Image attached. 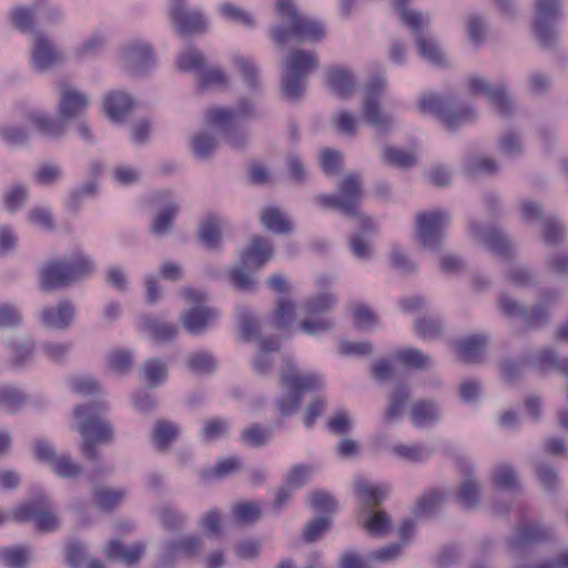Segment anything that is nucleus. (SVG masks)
Wrapping results in <instances>:
<instances>
[{"label": "nucleus", "mask_w": 568, "mask_h": 568, "mask_svg": "<svg viewBox=\"0 0 568 568\" xmlns=\"http://www.w3.org/2000/svg\"><path fill=\"white\" fill-rule=\"evenodd\" d=\"M338 191L339 195L323 193L314 196L313 201L325 210H337L345 216L361 222L359 230L348 239V247L355 258L367 261L373 255V246L367 236L376 232V226L371 217L363 215L358 210L363 197L361 175L357 173L345 175L339 182Z\"/></svg>", "instance_id": "1"}, {"label": "nucleus", "mask_w": 568, "mask_h": 568, "mask_svg": "<svg viewBox=\"0 0 568 568\" xmlns=\"http://www.w3.org/2000/svg\"><path fill=\"white\" fill-rule=\"evenodd\" d=\"M106 408V404L101 400L74 407V417L81 419L77 427L82 438L80 452L88 462H99L101 454L98 446L110 444L114 438L112 424L102 417Z\"/></svg>", "instance_id": "2"}, {"label": "nucleus", "mask_w": 568, "mask_h": 568, "mask_svg": "<svg viewBox=\"0 0 568 568\" xmlns=\"http://www.w3.org/2000/svg\"><path fill=\"white\" fill-rule=\"evenodd\" d=\"M276 10L287 26H275L271 38L276 45L283 47L290 39L297 43L316 42L324 38L325 26L317 20L300 13L293 0H276Z\"/></svg>", "instance_id": "3"}, {"label": "nucleus", "mask_w": 568, "mask_h": 568, "mask_svg": "<svg viewBox=\"0 0 568 568\" xmlns=\"http://www.w3.org/2000/svg\"><path fill=\"white\" fill-rule=\"evenodd\" d=\"M97 268L95 262L89 255L77 252L71 258L54 260L41 271L40 287L44 292H51L74 282H78Z\"/></svg>", "instance_id": "4"}, {"label": "nucleus", "mask_w": 568, "mask_h": 568, "mask_svg": "<svg viewBox=\"0 0 568 568\" xmlns=\"http://www.w3.org/2000/svg\"><path fill=\"white\" fill-rule=\"evenodd\" d=\"M282 390L285 395L277 399L276 407L283 417L291 416L300 405L304 393L325 386L323 377L315 373H300L291 359L280 373Z\"/></svg>", "instance_id": "5"}, {"label": "nucleus", "mask_w": 568, "mask_h": 568, "mask_svg": "<svg viewBox=\"0 0 568 568\" xmlns=\"http://www.w3.org/2000/svg\"><path fill=\"white\" fill-rule=\"evenodd\" d=\"M314 52L293 49L281 62V94L287 101L301 99L307 87V77L312 69L317 68Z\"/></svg>", "instance_id": "6"}, {"label": "nucleus", "mask_w": 568, "mask_h": 568, "mask_svg": "<svg viewBox=\"0 0 568 568\" xmlns=\"http://www.w3.org/2000/svg\"><path fill=\"white\" fill-rule=\"evenodd\" d=\"M418 110L436 116L449 131L471 123L477 112L469 105H455L435 93H425L418 100Z\"/></svg>", "instance_id": "7"}, {"label": "nucleus", "mask_w": 568, "mask_h": 568, "mask_svg": "<svg viewBox=\"0 0 568 568\" xmlns=\"http://www.w3.org/2000/svg\"><path fill=\"white\" fill-rule=\"evenodd\" d=\"M559 298V292L556 290L544 291L540 303L528 310L526 306L511 298L503 295L499 301L501 312L510 317H521L527 327L532 329L542 328L550 322V315L547 306L554 304Z\"/></svg>", "instance_id": "8"}, {"label": "nucleus", "mask_w": 568, "mask_h": 568, "mask_svg": "<svg viewBox=\"0 0 568 568\" xmlns=\"http://www.w3.org/2000/svg\"><path fill=\"white\" fill-rule=\"evenodd\" d=\"M450 222L449 213L443 210L419 212L416 215V239L418 243L426 250L439 251L445 230Z\"/></svg>", "instance_id": "9"}, {"label": "nucleus", "mask_w": 568, "mask_h": 568, "mask_svg": "<svg viewBox=\"0 0 568 568\" xmlns=\"http://www.w3.org/2000/svg\"><path fill=\"white\" fill-rule=\"evenodd\" d=\"M526 365L537 367L540 371L551 368L568 377V358L560 362L557 353L550 347H544L537 354L527 356L521 362L505 358L500 362L499 366L504 377L513 381L523 374Z\"/></svg>", "instance_id": "10"}, {"label": "nucleus", "mask_w": 568, "mask_h": 568, "mask_svg": "<svg viewBox=\"0 0 568 568\" xmlns=\"http://www.w3.org/2000/svg\"><path fill=\"white\" fill-rule=\"evenodd\" d=\"M406 27L416 39V47L419 55L428 62L443 67L445 54L433 38H427L426 32L430 26V17L424 12H404Z\"/></svg>", "instance_id": "11"}, {"label": "nucleus", "mask_w": 568, "mask_h": 568, "mask_svg": "<svg viewBox=\"0 0 568 568\" xmlns=\"http://www.w3.org/2000/svg\"><path fill=\"white\" fill-rule=\"evenodd\" d=\"M180 295L194 304L193 307L180 315V323L191 335H201L216 320L219 314L215 310L202 305L206 300V294L202 291L183 288Z\"/></svg>", "instance_id": "12"}, {"label": "nucleus", "mask_w": 568, "mask_h": 568, "mask_svg": "<svg viewBox=\"0 0 568 568\" xmlns=\"http://www.w3.org/2000/svg\"><path fill=\"white\" fill-rule=\"evenodd\" d=\"M560 17V0H537L534 33L545 50L557 48V32L554 23Z\"/></svg>", "instance_id": "13"}, {"label": "nucleus", "mask_w": 568, "mask_h": 568, "mask_svg": "<svg viewBox=\"0 0 568 568\" xmlns=\"http://www.w3.org/2000/svg\"><path fill=\"white\" fill-rule=\"evenodd\" d=\"M49 509L48 498L44 495H40L36 499L16 508L12 513V519L17 523L33 520L37 531L42 534L51 532L59 528L60 523L58 516Z\"/></svg>", "instance_id": "14"}, {"label": "nucleus", "mask_w": 568, "mask_h": 568, "mask_svg": "<svg viewBox=\"0 0 568 568\" xmlns=\"http://www.w3.org/2000/svg\"><path fill=\"white\" fill-rule=\"evenodd\" d=\"M386 84V79L383 75H377L371 79L367 83L362 102V112L368 125L384 131L390 124V118L382 114L381 111V97Z\"/></svg>", "instance_id": "15"}, {"label": "nucleus", "mask_w": 568, "mask_h": 568, "mask_svg": "<svg viewBox=\"0 0 568 568\" xmlns=\"http://www.w3.org/2000/svg\"><path fill=\"white\" fill-rule=\"evenodd\" d=\"M34 456L47 463L50 469L62 478H77L83 473L82 465L75 463L69 454L58 455L54 447L44 439L34 443Z\"/></svg>", "instance_id": "16"}, {"label": "nucleus", "mask_w": 568, "mask_h": 568, "mask_svg": "<svg viewBox=\"0 0 568 568\" xmlns=\"http://www.w3.org/2000/svg\"><path fill=\"white\" fill-rule=\"evenodd\" d=\"M521 215L526 222H540L542 225V241L549 246H556L564 242L565 229L556 216H546L542 206L535 201L521 204Z\"/></svg>", "instance_id": "17"}, {"label": "nucleus", "mask_w": 568, "mask_h": 568, "mask_svg": "<svg viewBox=\"0 0 568 568\" xmlns=\"http://www.w3.org/2000/svg\"><path fill=\"white\" fill-rule=\"evenodd\" d=\"M468 87L471 93L484 94L500 115L509 116L513 114V100L508 93L507 83L504 81L491 84L483 77L473 75L468 79Z\"/></svg>", "instance_id": "18"}, {"label": "nucleus", "mask_w": 568, "mask_h": 568, "mask_svg": "<svg viewBox=\"0 0 568 568\" xmlns=\"http://www.w3.org/2000/svg\"><path fill=\"white\" fill-rule=\"evenodd\" d=\"M153 202L163 204V206L153 216L149 232L154 237L163 239L173 231L174 220L179 214L180 205L173 199V192L171 190L155 192L153 194Z\"/></svg>", "instance_id": "19"}, {"label": "nucleus", "mask_w": 568, "mask_h": 568, "mask_svg": "<svg viewBox=\"0 0 568 568\" xmlns=\"http://www.w3.org/2000/svg\"><path fill=\"white\" fill-rule=\"evenodd\" d=\"M63 61L54 43L41 31L33 32L30 67L38 73L50 71Z\"/></svg>", "instance_id": "20"}, {"label": "nucleus", "mask_w": 568, "mask_h": 568, "mask_svg": "<svg viewBox=\"0 0 568 568\" xmlns=\"http://www.w3.org/2000/svg\"><path fill=\"white\" fill-rule=\"evenodd\" d=\"M471 237L498 256H508L510 242L507 234L495 226H485L477 221L469 223Z\"/></svg>", "instance_id": "21"}, {"label": "nucleus", "mask_w": 568, "mask_h": 568, "mask_svg": "<svg viewBox=\"0 0 568 568\" xmlns=\"http://www.w3.org/2000/svg\"><path fill=\"white\" fill-rule=\"evenodd\" d=\"M170 17L181 34H190L202 31L205 28V20L201 11L187 10L185 0L170 1Z\"/></svg>", "instance_id": "22"}, {"label": "nucleus", "mask_w": 568, "mask_h": 568, "mask_svg": "<svg viewBox=\"0 0 568 568\" xmlns=\"http://www.w3.org/2000/svg\"><path fill=\"white\" fill-rule=\"evenodd\" d=\"M122 62L130 73L140 75L154 65L152 48L144 42L129 43L123 48Z\"/></svg>", "instance_id": "23"}, {"label": "nucleus", "mask_w": 568, "mask_h": 568, "mask_svg": "<svg viewBox=\"0 0 568 568\" xmlns=\"http://www.w3.org/2000/svg\"><path fill=\"white\" fill-rule=\"evenodd\" d=\"M204 551L203 538L199 535L189 534L180 538L168 540L163 546V557L171 560L175 557L195 559Z\"/></svg>", "instance_id": "24"}, {"label": "nucleus", "mask_w": 568, "mask_h": 568, "mask_svg": "<svg viewBox=\"0 0 568 568\" xmlns=\"http://www.w3.org/2000/svg\"><path fill=\"white\" fill-rule=\"evenodd\" d=\"M60 101L58 106V116L61 120L69 121L80 116L88 108L89 98L74 88L65 83L59 85Z\"/></svg>", "instance_id": "25"}, {"label": "nucleus", "mask_w": 568, "mask_h": 568, "mask_svg": "<svg viewBox=\"0 0 568 568\" xmlns=\"http://www.w3.org/2000/svg\"><path fill=\"white\" fill-rule=\"evenodd\" d=\"M273 254L272 244L267 239L254 236L247 247L242 251L239 261L253 272L263 267L273 257Z\"/></svg>", "instance_id": "26"}, {"label": "nucleus", "mask_w": 568, "mask_h": 568, "mask_svg": "<svg viewBox=\"0 0 568 568\" xmlns=\"http://www.w3.org/2000/svg\"><path fill=\"white\" fill-rule=\"evenodd\" d=\"M483 496V485L475 476L473 467L464 471V475L456 489L457 503L466 509L478 507Z\"/></svg>", "instance_id": "27"}, {"label": "nucleus", "mask_w": 568, "mask_h": 568, "mask_svg": "<svg viewBox=\"0 0 568 568\" xmlns=\"http://www.w3.org/2000/svg\"><path fill=\"white\" fill-rule=\"evenodd\" d=\"M256 115L252 101L242 99L233 110L223 108L211 109L205 114V120L214 125L234 124L239 120L254 118Z\"/></svg>", "instance_id": "28"}, {"label": "nucleus", "mask_w": 568, "mask_h": 568, "mask_svg": "<svg viewBox=\"0 0 568 568\" xmlns=\"http://www.w3.org/2000/svg\"><path fill=\"white\" fill-rule=\"evenodd\" d=\"M551 535L552 530L549 527L539 524L523 525L508 539V547L513 551H518L527 546L548 540Z\"/></svg>", "instance_id": "29"}, {"label": "nucleus", "mask_w": 568, "mask_h": 568, "mask_svg": "<svg viewBox=\"0 0 568 568\" xmlns=\"http://www.w3.org/2000/svg\"><path fill=\"white\" fill-rule=\"evenodd\" d=\"M74 317L75 310L69 301H61L57 307H45L40 312L42 325L58 331L67 329Z\"/></svg>", "instance_id": "30"}, {"label": "nucleus", "mask_w": 568, "mask_h": 568, "mask_svg": "<svg viewBox=\"0 0 568 568\" xmlns=\"http://www.w3.org/2000/svg\"><path fill=\"white\" fill-rule=\"evenodd\" d=\"M326 82L329 90L339 99L349 98L358 87L355 74L345 68H335L327 71Z\"/></svg>", "instance_id": "31"}, {"label": "nucleus", "mask_w": 568, "mask_h": 568, "mask_svg": "<svg viewBox=\"0 0 568 568\" xmlns=\"http://www.w3.org/2000/svg\"><path fill=\"white\" fill-rule=\"evenodd\" d=\"M409 419L414 427H425L438 423L442 419V410L433 399H418L409 407Z\"/></svg>", "instance_id": "32"}, {"label": "nucleus", "mask_w": 568, "mask_h": 568, "mask_svg": "<svg viewBox=\"0 0 568 568\" xmlns=\"http://www.w3.org/2000/svg\"><path fill=\"white\" fill-rule=\"evenodd\" d=\"M144 549L142 544L125 547L119 540H110L104 551L108 559L133 566L141 559Z\"/></svg>", "instance_id": "33"}, {"label": "nucleus", "mask_w": 568, "mask_h": 568, "mask_svg": "<svg viewBox=\"0 0 568 568\" xmlns=\"http://www.w3.org/2000/svg\"><path fill=\"white\" fill-rule=\"evenodd\" d=\"M354 493L359 499L364 511L372 510L379 506L387 497V488L372 485L365 480L355 483Z\"/></svg>", "instance_id": "34"}, {"label": "nucleus", "mask_w": 568, "mask_h": 568, "mask_svg": "<svg viewBox=\"0 0 568 568\" xmlns=\"http://www.w3.org/2000/svg\"><path fill=\"white\" fill-rule=\"evenodd\" d=\"M365 518H358V524L372 537L387 536L392 530V518L382 509H372L366 511Z\"/></svg>", "instance_id": "35"}, {"label": "nucleus", "mask_w": 568, "mask_h": 568, "mask_svg": "<svg viewBox=\"0 0 568 568\" xmlns=\"http://www.w3.org/2000/svg\"><path fill=\"white\" fill-rule=\"evenodd\" d=\"M133 104L132 98L124 91L110 92L103 100L104 114L113 122H119Z\"/></svg>", "instance_id": "36"}, {"label": "nucleus", "mask_w": 568, "mask_h": 568, "mask_svg": "<svg viewBox=\"0 0 568 568\" xmlns=\"http://www.w3.org/2000/svg\"><path fill=\"white\" fill-rule=\"evenodd\" d=\"M223 221L215 216H206L196 230L197 240L207 248L215 250L221 245Z\"/></svg>", "instance_id": "37"}, {"label": "nucleus", "mask_w": 568, "mask_h": 568, "mask_svg": "<svg viewBox=\"0 0 568 568\" xmlns=\"http://www.w3.org/2000/svg\"><path fill=\"white\" fill-rule=\"evenodd\" d=\"M488 337L484 334L471 335L455 343L460 358L468 364L477 363L484 353Z\"/></svg>", "instance_id": "38"}, {"label": "nucleus", "mask_w": 568, "mask_h": 568, "mask_svg": "<svg viewBox=\"0 0 568 568\" xmlns=\"http://www.w3.org/2000/svg\"><path fill=\"white\" fill-rule=\"evenodd\" d=\"M6 347L12 355V364L16 367L26 365L33 355L34 342L27 337L12 336L6 339Z\"/></svg>", "instance_id": "39"}, {"label": "nucleus", "mask_w": 568, "mask_h": 568, "mask_svg": "<svg viewBox=\"0 0 568 568\" xmlns=\"http://www.w3.org/2000/svg\"><path fill=\"white\" fill-rule=\"evenodd\" d=\"M381 160L384 164L400 170H409L418 162L417 155L413 151L395 146H386L381 154Z\"/></svg>", "instance_id": "40"}, {"label": "nucleus", "mask_w": 568, "mask_h": 568, "mask_svg": "<svg viewBox=\"0 0 568 568\" xmlns=\"http://www.w3.org/2000/svg\"><path fill=\"white\" fill-rule=\"evenodd\" d=\"M409 400L410 395L407 387L399 386L393 390L388 397V404L384 413V422L389 424L398 420L403 416Z\"/></svg>", "instance_id": "41"}, {"label": "nucleus", "mask_w": 568, "mask_h": 568, "mask_svg": "<svg viewBox=\"0 0 568 568\" xmlns=\"http://www.w3.org/2000/svg\"><path fill=\"white\" fill-rule=\"evenodd\" d=\"M260 219L263 226L274 234H287L293 230L290 220L275 206L264 209Z\"/></svg>", "instance_id": "42"}, {"label": "nucleus", "mask_w": 568, "mask_h": 568, "mask_svg": "<svg viewBox=\"0 0 568 568\" xmlns=\"http://www.w3.org/2000/svg\"><path fill=\"white\" fill-rule=\"evenodd\" d=\"M140 372L149 388L158 387L168 378V366L158 357L146 359L141 366Z\"/></svg>", "instance_id": "43"}, {"label": "nucleus", "mask_w": 568, "mask_h": 568, "mask_svg": "<svg viewBox=\"0 0 568 568\" xmlns=\"http://www.w3.org/2000/svg\"><path fill=\"white\" fill-rule=\"evenodd\" d=\"M217 359L209 352L200 351L191 353L185 358V367L193 374L210 375L216 371Z\"/></svg>", "instance_id": "44"}, {"label": "nucleus", "mask_w": 568, "mask_h": 568, "mask_svg": "<svg viewBox=\"0 0 568 568\" xmlns=\"http://www.w3.org/2000/svg\"><path fill=\"white\" fill-rule=\"evenodd\" d=\"M234 64L236 69L240 71L246 87L252 92L262 91V84L260 81V70L256 63L241 55L234 57Z\"/></svg>", "instance_id": "45"}, {"label": "nucleus", "mask_w": 568, "mask_h": 568, "mask_svg": "<svg viewBox=\"0 0 568 568\" xmlns=\"http://www.w3.org/2000/svg\"><path fill=\"white\" fill-rule=\"evenodd\" d=\"M217 12L226 21L242 26L246 29H253L255 27V19L253 14L243 8L225 2L217 7Z\"/></svg>", "instance_id": "46"}, {"label": "nucleus", "mask_w": 568, "mask_h": 568, "mask_svg": "<svg viewBox=\"0 0 568 568\" xmlns=\"http://www.w3.org/2000/svg\"><path fill=\"white\" fill-rule=\"evenodd\" d=\"M31 121L43 135L51 139L60 138L67 131L68 121L61 120L59 116L54 120L49 115L38 113L31 116Z\"/></svg>", "instance_id": "47"}, {"label": "nucleus", "mask_w": 568, "mask_h": 568, "mask_svg": "<svg viewBox=\"0 0 568 568\" xmlns=\"http://www.w3.org/2000/svg\"><path fill=\"white\" fill-rule=\"evenodd\" d=\"M98 193V183L94 180H89L85 183L73 187L65 201V207L69 212H79L83 201L93 197Z\"/></svg>", "instance_id": "48"}, {"label": "nucleus", "mask_w": 568, "mask_h": 568, "mask_svg": "<svg viewBox=\"0 0 568 568\" xmlns=\"http://www.w3.org/2000/svg\"><path fill=\"white\" fill-rule=\"evenodd\" d=\"M396 359L406 367L426 371L432 367L430 357L418 348L407 347L395 355Z\"/></svg>", "instance_id": "49"}, {"label": "nucleus", "mask_w": 568, "mask_h": 568, "mask_svg": "<svg viewBox=\"0 0 568 568\" xmlns=\"http://www.w3.org/2000/svg\"><path fill=\"white\" fill-rule=\"evenodd\" d=\"M534 474L546 491H554L558 486V473L556 468L541 459L531 460Z\"/></svg>", "instance_id": "50"}, {"label": "nucleus", "mask_w": 568, "mask_h": 568, "mask_svg": "<svg viewBox=\"0 0 568 568\" xmlns=\"http://www.w3.org/2000/svg\"><path fill=\"white\" fill-rule=\"evenodd\" d=\"M178 427L168 420H156L152 433V439L156 448L161 452L166 450L171 443L178 437Z\"/></svg>", "instance_id": "51"}, {"label": "nucleus", "mask_w": 568, "mask_h": 568, "mask_svg": "<svg viewBox=\"0 0 568 568\" xmlns=\"http://www.w3.org/2000/svg\"><path fill=\"white\" fill-rule=\"evenodd\" d=\"M273 437V428L262 427L258 424H252L250 427L242 430L240 439L244 445L252 447H262L267 445Z\"/></svg>", "instance_id": "52"}, {"label": "nucleus", "mask_w": 568, "mask_h": 568, "mask_svg": "<svg viewBox=\"0 0 568 568\" xmlns=\"http://www.w3.org/2000/svg\"><path fill=\"white\" fill-rule=\"evenodd\" d=\"M160 523L169 532H179L187 525V516L172 506H164L160 513Z\"/></svg>", "instance_id": "53"}, {"label": "nucleus", "mask_w": 568, "mask_h": 568, "mask_svg": "<svg viewBox=\"0 0 568 568\" xmlns=\"http://www.w3.org/2000/svg\"><path fill=\"white\" fill-rule=\"evenodd\" d=\"M34 6H14L9 12V20L17 30L23 33L30 32L34 22Z\"/></svg>", "instance_id": "54"}, {"label": "nucleus", "mask_w": 568, "mask_h": 568, "mask_svg": "<svg viewBox=\"0 0 568 568\" xmlns=\"http://www.w3.org/2000/svg\"><path fill=\"white\" fill-rule=\"evenodd\" d=\"M217 148V140L212 134L200 132L191 139V150L199 160H207Z\"/></svg>", "instance_id": "55"}, {"label": "nucleus", "mask_w": 568, "mask_h": 568, "mask_svg": "<svg viewBox=\"0 0 568 568\" xmlns=\"http://www.w3.org/2000/svg\"><path fill=\"white\" fill-rule=\"evenodd\" d=\"M493 484L504 490L518 488L519 480L515 468L509 464H500L493 470Z\"/></svg>", "instance_id": "56"}, {"label": "nucleus", "mask_w": 568, "mask_h": 568, "mask_svg": "<svg viewBox=\"0 0 568 568\" xmlns=\"http://www.w3.org/2000/svg\"><path fill=\"white\" fill-rule=\"evenodd\" d=\"M108 42V36L101 30L94 31L83 43L77 49L75 55L79 59H88L103 51Z\"/></svg>", "instance_id": "57"}, {"label": "nucleus", "mask_w": 568, "mask_h": 568, "mask_svg": "<svg viewBox=\"0 0 568 568\" xmlns=\"http://www.w3.org/2000/svg\"><path fill=\"white\" fill-rule=\"evenodd\" d=\"M392 450L398 458L409 463L424 462L433 454V449L423 445L396 444Z\"/></svg>", "instance_id": "58"}, {"label": "nucleus", "mask_w": 568, "mask_h": 568, "mask_svg": "<svg viewBox=\"0 0 568 568\" xmlns=\"http://www.w3.org/2000/svg\"><path fill=\"white\" fill-rule=\"evenodd\" d=\"M415 332L425 339H436L443 335L444 324L435 316L418 317L414 321Z\"/></svg>", "instance_id": "59"}, {"label": "nucleus", "mask_w": 568, "mask_h": 568, "mask_svg": "<svg viewBox=\"0 0 568 568\" xmlns=\"http://www.w3.org/2000/svg\"><path fill=\"white\" fill-rule=\"evenodd\" d=\"M281 345L277 338L267 337L261 341L260 351L261 353L254 359L253 366L257 374L265 375L270 371L271 359L268 353L280 351Z\"/></svg>", "instance_id": "60"}, {"label": "nucleus", "mask_w": 568, "mask_h": 568, "mask_svg": "<svg viewBox=\"0 0 568 568\" xmlns=\"http://www.w3.org/2000/svg\"><path fill=\"white\" fill-rule=\"evenodd\" d=\"M144 326L154 339L169 342L173 339L178 333V328L170 322L159 320L156 317H146Z\"/></svg>", "instance_id": "61"}, {"label": "nucleus", "mask_w": 568, "mask_h": 568, "mask_svg": "<svg viewBox=\"0 0 568 568\" xmlns=\"http://www.w3.org/2000/svg\"><path fill=\"white\" fill-rule=\"evenodd\" d=\"M232 514L240 524H255L261 519L262 509L255 501H242L233 505Z\"/></svg>", "instance_id": "62"}, {"label": "nucleus", "mask_w": 568, "mask_h": 568, "mask_svg": "<svg viewBox=\"0 0 568 568\" xmlns=\"http://www.w3.org/2000/svg\"><path fill=\"white\" fill-rule=\"evenodd\" d=\"M28 551L26 546L16 545L0 548V558L9 568H24L28 564Z\"/></svg>", "instance_id": "63"}, {"label": "nucleus", "mask_w": 568, "mask_h": 568, "mask_svg": "<svg viewBox=\"0 0 568 568\" xmlns=\"http://www.w3.org/2000/svg\"><path fill=\"white\" fill-rule=\"evenodd\" d=\"M28 197V186L22 183H16L4 193L3 203L9 212L14 213L26 204Z\"/></svg>", "instance_id": "64"}]
</instances>
